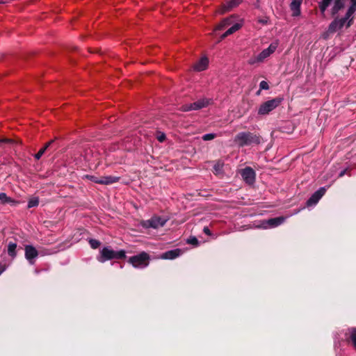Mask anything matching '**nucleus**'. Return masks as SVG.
<instances>
[{"mask_svg":"<svg viewBox=\"0 0 356 356\" xmlns=\"http://www.w3.org/2000/svg\"><path fill=\"white\" fill-rule=\"evenodd\" d=\"M353 23V14H348L347 10L345 16L341 18H335L329 25L328 31L334 33L341 29L345 25L347 28L350 27Z\"/></svg>","mask_w":356,"mask_h":356,"instance_id":"obj_1","label":"nucleus"},{"mask_svg":"<svg viewBox=\"0 0 356 356\" xmlns=\"http://www.w3.org/2000/svg\"><path fill=\"white\" fill-rule=\"evenodd\" d=\"M125 257L126 252L124 250L115 251L109 247H104L101 250L100 254L97 257V260L101 263H104L108 260L120 259L125 258Z\"/></svg>","mask_w":356,"mask_h":356,"instance_id":"obj_2","label":"nucleus"},{"mask_svg":"<svg viewBox=\"0 0 356 356\" xmlns=\"http://www.w3.org/2000/svg\"><path fill=\"white\" fill-rule=\"evenodd\" d=\"M345 3L346 0H321L318 3V7L321 13L324 15L327 8L332 6L331 13L335 15L344 8Z\"/></svg>","mask_w":356,"mask_h":356,"instance_id":"obj_3","label":"nucleus"},{"mask_svg":"<svg viewBox=\"0 0 356 356\" xmlns=\"http://www.w3.org/2000/svg\"><path fill=\"white\" fill-rule=\"evenodd\" d=\"M234 142L239 147H243L252 144H259L260 138L251 132H240L235 136Z\"/></svg>","mask_w":356,"mask_h":356,"instance_id":"obj_4","label":"nucleus"},{"mask_svg":"<svg viewBox=\"0 0 356 356\" xmlns=\"http://www.w3.org/2000/svg\"><path fill=\"white\" fill-rule=\"evenodd\" d=\"M278 47V42L271 43L267 49H264L257 56H253L249 59L248 63L250 65H254L256 63H262L265 59L268 58L273 54Z\"/></svg>","mask_w":356,"mask_h":356,"instance_id":"obj_5","label":"nucleus"},{"mask_svg":"<svg viewBox=\"0 0 356 356\" xmlns=\"http://www.w3.org/2000/svg\"><path fill=\"white\" fill-rule=\"evenodd\" d=\"M149 255L145 252H142L137 255L129 257L128 262L134 268H144L149 265Z\"/></svg>","mask_w":356,"mask_h":356,"instance_id":"obj_6","label":"nucleus"},{"mask_svg":"<svg viewBox=\"0 0 356 356\" xmlns=\"http://www.w3.org/2000/svg\"><path fill=\"white\" fill-rule=\"evenodd\" d=\"M283 100V97H278L264 102L261 104L258 110V114L261 115L268 114L270 112L278 107Z\"/></svg>","mask_w":356,"mask_h":356,"instance_id":"obj_7","label":"nucleus"},{"mask_svg":"<svg viewBox=\"0 0 356 356\" xmlns=\"http://www.w3.org/2000/svg\"><path fill=\"white\" fill-rule=\"evenodd\" d=\"M211 102L212 100L210 99H200L194 103L183 105L181 106V111H190L200 110L202 108L207 107L211 103Z\"/></svg>","mask_w":356,"mask_h":356,"instance_id":"obj_8","label":"nucleus"},{"mask_svg":"<svg viewBox=\"0 0 356 356\" xmlns=\"http://www.w3.org/2000/svg\"><path fill=\"white\" fill-rule=\"evenodd\" d=\"M167 221V218H162L158 216H154L149 220L143 221L142 222V225L145 228L152 227L154 229H157L159 227L164 226Z\"/></svg>","mask_w":356,"mask_h":356,"instance_id":"obj_9","label":"nucleus"},{"mask_svg":"<svg viewBox=\"0 0 356 356\" xmlns=\"http://www.w3.org/2000/svg\"><path fill=\"white\" fill-rule=\"evenodd\" d=\"M285 220L286 218L283 216L270 218L267 220L263 221L261 226H259L258 227H261L263 229L275 227L282 224L285 221Z\"/></svg>","mask_w":356,"mask_h":356,"instance_id":"obj_10","label":"nucleus"},{"mask_svg":"<svg viewBox=\"0 0 356 356\" xmlns=\"http://www.w3.org/2000/svg\"><path fill=\"white\" fill-rule=\"evenodd\" d=\"M25 258L31 265L35 264V259L38 256V252L33 245H26L24 247Z\"/></svg>","mask_w":356,"mask_h":356,"instance_id":"obj_11","label":"nucleus"},{"mask_svg":"<svg viewBox=\"0 0 356 356\" xmlns=\"http://www.w3.org/2000/svg\"><path fill=\"white\" fill-rule=\"evenodd\" d=\"M241 175L248 184H252L255 181V172L250 167H246L241 170Z\"/></svg>","mask_w":356,"mask_h":356,"instance_id":"obj_12","label":"nucleus"},{"mask_svg":"<svg viewBox=\"0 0 356 356\" xmlns=\"http://www.w3.org/2000/svg\"><path fill=\"white\" fill-rule=\"evenodd\" d=\"M325 191L326 190L324 187L320 188L318 191H316L307 200V206H312L314 204H316L319 201V200L324 195Z\"/></svg>","mask_w":356,"mask_h":356,"instance_id":"obj_13","label":"nucleus"},{"mask_svg":"<svg viewBox=\"0 0 356 356\" xmlns=\"http://www.w3.org/2000/svg\"><path fill=\"white\" fill-rule=\"evenodd\" d=\"M209 65V59L207 56L202 57L193 65V70L197 72L205 70Z\"/></svg>","mask_w":356,"mask_h":356,"instance_id":"obj_14","label":"nucleus"},{"mask_svg":"<svg viewBox=\"0 0 356 356\" xmlns=\"http://www.w3.org/2000/svg\"><path fill=\"white\" fill-rule=\"evenodd\" d=\"M303 0H291L290 3V9L292 12L293 17H298L300 15V7Z\"/></svg>","mask_w":356,"mask_h":356,"instance_id":"obj_15","label":"nucleus"},{"mask_svg":"<svg viewBox=\"0 0 356 356\" xmlns=\"http://www.w3.org/2000/svg\"><path fill=\"white\" fill-rule=\"evenodd\" d=\"M182 253L181 250L177 248L163 253L160 258L162 259H174L179 257Z\"/></svg>","mask_w":356,"mask_h":356,"instance_id":"obj_16","label":"nucleus"},{"mask_svg":"<svg viewBox=\"0 0 356 356\" xmlns=\"http://www.w3.org/2000/svg\"><path fill=\"white\" fill-rule=\"evenodd\" d=\"M346 339L348 341H351L354 348L356 350V327H350L345 332Z\"/></svg>","mask_w":356,"mask_h":356,"instance_id":"obj_17","label":"nucleus"},{"mask_svg":"<svg viewBox=\"0 0 356 356\" xmlns=\"http://www.w3.org/2000/svg\"><path fill=\"white\" fill-rule=\"evenodd\" d=\"M241 3V0H228L225 4L222 5V13L229 11L233 8L236 7Z\"/></svg>","mask_w":356,"mask_h":356,"instance_id":"obj_18","label":"nucleus"},{"mask_svg":"<svg viewBox=\"0 0 356 356\" xmlns=\"http://www.w3.org/2000/svg\"><path fill=\"white\" fill-rule=\"evenodd\" d=\"M120 180L119 177L104 176L100 177L99 184L108 185L118 182Z\"/></svg>","mask_w":356,"mask_h":356,"instance_id":"obj_19","label":"nucleus"},{"mask_svg":"<svg viewBox=\"0 0 356 356\" xmlns=\"http://www.w3.org/2000/svg\"><path fill=\"white\" fill-rule=\"evenodd\" d=\"M242 25L239 23H236L229 28L220 37L221 40L225 38L227 36L234 33L241 28Z\"/></svg>","mask_w":356,"mask_h":356,"instance_id":"obj_20","label":"nucleus"},{"mask_svg":"<svg viewBox=\"0 0 356 356\" xmlns=\"http://www.w3.org/2000/svg\"><path fill=\"white\" fill-rule=\"evenodd\" d=\"M232 23V17H227L222 19L216 27L215 31H221L229 26H230Z\"/></svg>","mask_w":356,"mask_h":356,"instance_id":"obj_21","label":"nucleus"},{"mask_svg":"<svg viewBox=\"0 0 356 356\" xmlns=\"http://www.w3.org/2000/svg\"><path fill=\"white\" fill-rule=\"evenodd\" d=\"M17 204L19 202L11 197L7 196L5 193H0V204Z\"/></svg>","mask_w":356,"mask_h":356,"instance_id":"obj_22","label":"nucleus"},{"mask_svg":"<svg viewBox=\"0 0 356 356\" xmlns=\"http://www.w3.org/2000/svg\"><path fill=\"white\" fill-rule=\"evenodd\" d=\"M17 244L15 243L10 242L8 245V254L12 258H15L17 255L16 252Z\"/></svg>","mask_w":356,"mask_h":356,"instance_id":"obj_23","label":"nucleus"},{"mask_svg":"<svg viewBox=\"0 0 356 356\" xmlns=\"http://www.w3.org/2000/svg\"><path fill=\"white\" fill-rule=\"evenodd\" d=\"M224 166V163L221 161H218L213 165V172L215 174L218 175L222 172V168Z\"/></svg>","mask_w":356,"mask_h":356,"instance_id":"obj_24","label":"nucleus"},{"mask_svg":"<svg viewBox=\"0 0 356 356\" xmlns=\"http://www.w3.org/2000/svg\"><path fill=\"white\" fill-rule=\"evenodd\" d=\"M39 204V198L34 197L31 198L28 202V208L35 207Z\"/></svg>","mask_w":356,"mask_h":356,"instance_id":"obj_25","label":"nucleus"},{"mask_svg":"<svg viewBox=\"0 0 356 356\" xmlns=\"http://www.w3.org/2000/svg\"><path fill=\"white\" fill-rule=\"evenodd\" d=\"M348 14H354L356 11V0H350V6L347 10Z\"/></svg>","mask_w":356,"mask_h":356,"instance_id":"obj_26","label":"nucleus"},{"mask_svg":"<svg viewBox=\"0 0 356 356\" xmlns=\"http://www.w3.org/2000/svg\"><path fill=\"white\" fill-rule=\"evenodd\" d=\"M89 243L92 249H97L101 244V243L96 239H90Z\"/></svg>","mask_w":356,"mask_h":356,"instance_id":"obj_27","label":"nucleus"},{"mask_svg":"<svg viewBox=\"0 0 356 356\" xmlns=\"http://www.w3.org/2000/svg\"><path fill=\"white\" fill-rule=\"evenodd\" d=\"M216 135L215 134H207L202 136V139L205 141L211 140L216 138Z\"/></svg>","mask_w":356,"mask_h":356,"instance_id":"obj_28","label":"nucleus"},{"mask_svg":"<svg viewBox=\"0 0 356 356\" xmlns=\"http://www.w3.org/2000/svg\"><path fill=\"white\" fill-rule=\"evenodd\" d=\"M86 178L96 184H99L100 181V177H97L92 175H86Z\"/></svg>","mask_w":356,"mask_h":356,"instance_id":"obj_29","label":"nucleus"},{"mask_svg":"<svg viewBox=\"0 0 356 356\" xmlns=\"http://www.w3.org/2000/svg\"><path fill=\"white\" fill-rule=\"evenodd\" d=\"M259 88L260 90H268L269 88V86L266 81H262L260 82Z\"/></svg>","mask_w":356,"mask_h":356,"instance_id":"obj_30","label":"nucleus"},{"mask_svg":"<svg viewBox=\"0 0 356 356\" xmlns=\"http://www.w3.org/2000/svg\"><path fill=\"white\" fill-rule=\"evenodd\" d=\"M45 152V148H41L37 154H35V158L39 160L43 154Z\"/></svg>","mask_w":356,"mask_h":356,"instance_id":"obj_31","label":"nucleus"},{"mask_svg":"<svg viewBox=\"0 0 356 356\" xmlns=\"http://www.w3.org/2000/svg\"><path fill=\"white\" fill-rule=\"evenodd\" d=\"M156 138L159 142H163L165 140V135L163 133H159Z\"/></svg>","mask_w":356,"mask_h":356,"instance_id":"obj_32","label":"nucleus"},{"mask_svg":"<svg viewBox=\"0 0 356 356\" xmlns=\"http://www.w3.org/2000/svg\"><path fill=\"white\" fill-rule=\"evenodd\" d=\"M188 243L193 244V245H197L198 241L195 237H193L188 240Z\"/></svg>","mask_w":356,"mask_h":356,"instance_id":"obj_33","label":"nucleus"},{"mask_svg":"<svg viewBox=\"0 0 356 356\" xmlns=\"http://www.w3.org/2000/svg\"><path fill=\"white\" fill-rule=\"evenodd\" d=\"M203 232L205 234L208 235V236H211L212 234H211V232L210 231V229H209L208 227H204V229H203Z\"/></svg>","mask_w":356,"mask_h":356,"instance_id":"obj_34","label":"nucleus"},{"mask_svg":"<svg viewBox=\"0 0 356 356\" xmlns=\"http://www.w3.org/2000/svg\"><path fill=\"white\" fill-rule=\"evenodd\" d=\"M349 171V169L348 168H346V169H344L343 170H342L339 175V177H342L343 176H344L346 174H347V172Z\"/></svg>","mask_w":356,"mask_h":356,"instance_id":"obj_35","label":"nucleus"},{"mask_svg":"<svg viewBox=\"0 0 356 356\" xmlns=\"http://www.w3.org/2000/svg\"><path fill=\"white\" fill-rule=\"evenodd\" d=\"M13 140L11 139H1L0 140V143H12Z\"/></svg>","mask_w":356,"mask_h":356,"instance_id":"obj_36","label":"nucleus"},{"mask_svg":"<svg viewBox=\"0 0 356 356\" xmlns=\"http://www.w3.org/2000/svg\"><path fill=\"white\" fill-rule=\"evenodd\" d=\"M54 142V140H51L48 142L43 148H45V150L49 147V145Z\"/></svg>","mask_w":356,"mask_h":356,"instance_id":"obj_37","label":"nucleus"},{"mask_svg":"<svg viewBox=\"0 0 356 356\" xmlns=\"http://www.w3.org/2000/svg\"><path fill=\"white\" fill-rule=\"evenodd\" d=\"M54 142V140H51L48 142L43 148H45V150L49 147V145Z\"/></svg>","mask_w":356,"mask_h":356,"instance_id":"obj_38","label":"nucleus"}]
</instances>
